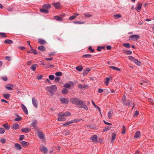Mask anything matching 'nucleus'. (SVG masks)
Masks as SVG:
<instances>
[{
    "instance_id": "f3484780",
    "label": "nucleus",
    "mask_w": 154,
    "mask_h": 154,
    "mask_svg": "<svg viewBox=\"0 0 154 154\" xmlns=\"http://www.w3.org/2000/svg\"><path fill=\"white\" fill-rule=\"evenodd\" d=\"M21 144L24 147H26L29 145V143L28 142L23 141L21 142Z\"/></svg>"
},
{
    "instance_id": "cd10ccee",
    "label": "nucleus",
    "mask_w": 154,
    "mask_h": 154,
    "mask_svg": "<svg viewBox=\"0 0 154 154\" xmlns=\"http://www.w3.org/2000/svg\"><path fill=\"white\" fill-rule=\"evenodd\" d=\"M43 7L47 9H49L51 7V5L49 4H45L43 5Z\"/></svg>"
},
{
    "instance_id": "393cba45",
    "label": "nucleus",
    "mask_w": 154,
    "mask_h": 154,
    "mask_svg": "<svg viewBox=\"0 0 154 154\" xmlns=\"http://www.w3.org/2000/svg\"><path fill=\"white\" fill-rule=\"evenodd\" d=\"M109 68L111 69H113L114 70H116L118 71H120V69L114 66H109Z\"/></svg>"
},
{
    "instance_id": "72a5a7b5",
    "label": "nucleus",
    "mask_w": 154,
    "mask_h": 154,
    "mask_svg": "<svg viewBox=\"0 0 154 154\" xmlns=\"http://www.w3.org/2000/svg\"><path fill=\"white\" fill-rule=\"evenodd\" d=\"M2 126L6 129L9 130L10 128V127L8 125V124H4L2 125Z\"/></svg>"
},
{
    "instance_id": "6e6d98bb",
    "label": "nucleus",
    "mask_w": 154,
    "mask_h": 154,
    "mask_svg": "<svg viewBox=\"0 0 154 154\" xmlns=\"http://www.w3.org/2000/svg\"><path fill=\"white\" fill-rule=\"evenodd\" d=\"M60 79V78L59 77H56L55 79V82H58Z\"/></svg>"
},
{
    "instance_id": "f03ea898",
    "label": "nucleus",
    "mask_w": 154,
    "mask_h": 154,
    "mask_svg": "<svg viewBox=\"0 0 154 154\" xmlns=\"http://www.w3.org/2000/svg\"><path fill=\"white\" fill-rule=\"evenodd\" d=\"M71 115V113L69 112L66 111L64 112H61L58 113V116L64 117L69 116Z\"/></svg>"
},
{
    "instance_id": "79ce46f5",
    "label": "nucleus",
    "mask_w": 154,
    "mask_h": 154,
    "mask_svg": "<svg viewBox=\"0 0 154 154\" xmlns=\"http://www.w3.org/2000/svg\"><path fill=\"white\" fill-rule=\"evenodd\" d=\"M92 55L90 54H86L85 55H84L82 56V57H85L86 58H90L91 57Z\"/></svg>"
},
{
    "instance_id": "dca6fc26",
    "label": "nucleus",
    "mask_w": 154,
    "mask_h": 154,
    "mask_svg": "<svg viewBox=\"0 0 154 154\" xmlns=\"http://www.w3.org/2000/svg\"><path fill=\"white\" fill-rule=\"evenodd\" d=\"M38 42L41 45H44L47 43V42H46V41L41 39H39Z\"/></svg>"
},
{
    "instance_id": "a211bd4d",
    "label": "nucleus",
    "mask_w": 154,
    "mask_h": 154,
    "mask_svg": "<svg viewBox=\"0 0 154 154\" xmlns=\"http://www.w3.org/2000/svg\"><path fill=\"white\" fill-rule=\"evenodd\" d=\"M31 49L30 51V52L34 54H37V52L36 50L34 49L31 46H30Z\"/></svg>"
},
{
    "instance_id": "bf43d9fd",
    "label": "nucleus",
    "mask_w": 154,
    "mask_h": 154,
    "mask_svg": "<svg viewBox=\"0 0 154 154\" xmlns=\"http://www.w3.org/2000/svg\"><path fill=\"white\" fill-rule=\"evenodd\" d=\"M75 18V17L73 16V15L69 17V19L70 20H74Z\"/></svg>"
},
{
    "instance_id": "58836bf2",
    "label": "nucleus",
    "mask_w": 154,
    "mask_h": 154,
    "mask_svg": "<svg viewBox=\"0 0 154 154\" xmlns=\"http://www.w3.org/2000/svg\"><path fill=\"white\" fill-rule=\"evenodd\" d=\"M72 123V122L71 121L65 123L63 124V126H67L69 125L70 124H71Z\"/></svg>"
},
{
    "instance_id": "20e7f679",
    "label": "nucleus",
    "mask_w": 154,
    "mask_h": 154,
    "mask_svg": "<svg viewBox=\"0 0 154 154\" xmlns=\"http://www.w3.org/2000/svg\"><path fill=\"white\" fill-rule=\"evenodd\" d=\"M140 38V36L137 35H131L129 38V40L134 41L137 40Z\"/></svg>"
},
{
    "instance_id": "9b49d317",
    "label": "nucleus",
    "mask_w": 154,
    "mask_h": 154,
    "mask_svg": "<svg viewBox=\"0 0 154 154\" xmlns=\"http://www.w3.org/2000/svg\"><path fill=\"white\" fill-rule=\"evenodd\" d=\"M38 136L41 139H43L44 138V135L42 132H38Z\"/></svg>"
},
{
    "instance_id": "ddd939ff",
    "label": "nucleus",
    "mask_w": 154,
    "mask_h": 154,
    "mask_svg": "<svg viewBox=\"0 0 154 154\" xmlns=\"http://www.w3.org/2000/svg\"><path fill=\"white\" fill-rule=\"evenodd\" d=\"M72 82H69L65 84L63 86L64 87L66 88H69L71 85V83H72Z\"/></svg>"
},
{
    "instance_id": "603ef678",
    "label": "nucleus",
    "mask_w": 154,
    "mask_h": 154,
    "mask_svg": "<svg viewBox=\"0 0 154 154\" xmlns=\"http://www.w3.org/2000/svg\"><path fill=\"white\" fill-rule=\"evenodd\" d=\"M114 17L116 18H121L122 17L121 15L120 14H116V15H114Z\"/></svg>"
},
{
    "instance_id": "69168bd1",
    "label": "nucleus",
    "mask_w": 154,
    "mask_h": 154,
    "mask_svg": "<svg viewBox=\"0 0 154 154\" xmlns=\"http://www.w3.org/2000/svg\"><path fill=\"white\" fill-rule=\"evenodd\" d=\"M0 142L2 143H4L6 142V140L4 139H2L0 140Z\"/></svg>"
},
{
    "instance_id": "052dcab7",
    "label": "nucleus",
    "mask_w": 154,
    "mask_h": 154,
    "mask_svg": "<svg viewBox=\"0 0 154 154\" xmlns=\"http://www.w3.org/2000/svg\"><path fill=\"white\" fill-rule=\"evenodd\" d=\"M128 58L129 60H132V61H134V59H135V58H134V57H132V56H128Z\"/></svg>"
},
{
    "instance_id": "5fc2aeb1",
    "label": "nucleus",
    "mask_w": 154,
    "mask_h": 154,
    "mask_svg": "<svg viewBox=\"0 0 154 154\" xmlns=\"http://www.w3.org/2000/svg\"><path fill=\"white\" fill-rule=\"evenodd\" d=\"M123 130L122 132V133L123 134H124L125 133V126H123Z\"/></svg>"
},
{
    "instance_id": "680f3d73",
    "label": "nucleus",
    "mask_w": 154,
    "mask_h": 154,
    "mask_svg": "<svg viewBox=\"0 0 154 154\" xmlns=\"http://www.w3.org/2000/svg\"><path fill=\"white\" fill-rule=\"evenodd\" d=\"M0 35H2V37H6V35H5V33L3 32H0Z\"/></svg>"
},
{
    "instance_id": "09e8293b",
    "label": "nucleus",
    "mask_w": 154,
    "mask_h": 154,
    "mask_svg": "<svg viewBox=\"0 0 154 154\" xmlns=\"http://www.w3.org/2000/svg\"><path fill=\"white\" fill-rule=\"evenodd\" d=\"M22 118L21 117H19L15 119V121L16 122L20 121L22 120Z\"/></svg>"
},
{
    "instance_id": "4be33fe9",
    "label": "nucleus",
    "mask_w": 154,
    "mask_h": 154,
    "mask_svg": "<svg viewBox=\"0 0 154 154\" xmlns=\"http://www.w3.org/2000/svg\"><path fill=\"white\" fill-rule=\"evenodd\" d=\"M132 103V101H131L130 100H128V101H126L125 103H123V104L125 105H127L129 107L130 106V105Z\"/></svg>"
},
{
    "instance_id": "c03bdc74",
    "label": "nucleus",
    "mask_w": 154,
    "mask_h": 154,
    "mask_svg": "<svg viewBox=\"0 0 154 154\" xmlns=\"http://www.w3.org/2000/svg\"><path fill=\"white\" fill-rule=\"evenodd\" d=\"M55 75L57 76H61L63 74L62 73V72H57L55 74Z\"/></svg>"
},
{
    "instance_id": "a18cd8bd",
    "label": "nucleus",
    "mask_w": 154,
    "mask_h": 154,
    "mask_svg": "<svg viewBox=\"0 0 154 154\" xmlns=\"http://www.w3.org/2000/svg\"><path fill=\"white\" fill-rule=\"evenodd\" d=\"M125 54L127 55L131 54H132V52L130 50H128L125 51Z\"/></svg>"
},
{
    "instance_id": "473e14b6",
    "label": "nucleus",
    "mask_w": 154,
    "mask_h": 154,
    "mask_svg": "<svg viewBox=\"0 0 154 154\" xmlns=\"http://www.w3.org/2000/svg\"><path fill=\"white\" fill-rule=\"evenodd\" d=\"M76 69L79 72L82 70L83 67L82 66H79L76 67Z\"/></svg>"
},
{
    "instance_id": "aec40b11",
    "label": "nucleus",
    "mask_w": 154,
    "mask_h": 154,
    "mask_svg": "<svg viewBox=\"0 0 154 154\" xmlns=\"http://www.w3.org/2000/svg\"><path fill=\"white\" fill-rule=\"evenodd\" d=\"M116 137V134L115 133H113L112 135V138L111 142L113 143L114 142L115 140Z\"/></svg>"
},
{
    "instance_id": "0eeeda50",
    "label": "nucleus",
    "mask_w": 154,
    "mask_h": 154,
    "mask_svg": "<svg viewBox=\"0 0 154 154\" xmlns=\"http://www.w3.org/2000/svg\"><path fill=\"white\" fill-rule=\"evenodd\" d=\"M60 101L63 104H67L69 102V100L68 98H62L60 99Z\"/></svg>"
},
{
    "instance_id": "c85d7f7f",
    "label": "nucleus",
    "mask_w": 154,
    "mask_h": 154,
    "mask_svg": "<svg viewBox=\"0 0 154 154\" xmlns=\"http://www.w3.org/2000/svg\"><path fill=\"white\" fill-rule=\"evenodd\" d=\"M59 117L57 118V120L59 121H65L66 119L63 117L61 116H58Z\"/></svg>"
},
{
    "instance_id": "f704fd0d",
    "label": "nucleus",
    "mask_w": 154,
    "mask_h": 154,
    "mask_svg": "<svg viewBox=\"0 0 154 154\" xmlns=\"http://www.w3.org/2000/svg\"><path fill=\"white\" fill-rule=\"evenodd\" d=\"M4 97L7 99H8L10 95L9 94H4L3 95Z\"/></svg>"
},
{
    "instance_id": "c756f323",
    "label": "nucleus",
    "mask_w": 154,
    "mask_h": 154,
    "mask_svg": "<svg viewBox=\"0 0 154 154\" xmlns=\"http://www.w3.org/2000/svg\"><path fill=\"white\" fill-rule=\"evenodd\" d=\"M133 61L137 65L140 66V62L138 61L137 59H134V60Z\"/></svg>"
},
{
    "instance_id": "3c124183",
    "label": "nucleus",
    "mask_w": 154,
    "mask_h": 154,
    "mask_svg": "<svg viewBox=\"0 0 154 154\" xmlns=\"http://www.w3.org/2000/svg\"><path fill=\"white\" fill-rule=\"evenodd\" d=\"M24 137V135H20V136L19 140L20 141H21L23 139Z\"/></svg>"
},
{
    "instance_id": "2f4dec72",
    "label": "nucleus",
    "mask_w": 154,
    "mask_h": 154,
    "mask_svg": "<svg viewBox=\"0 0 154 154\" xmlns=\"http://www.w3.org/2000/svg\"><path fill=\"white\" fill-rule=\"evenodd\" d=\"M92 103L94 105V106L96 108H97L98 109L99 112L100 113L101 110H100V108L99 106H97L96 105L95 103L94 102V101H92Z\"/></svg>"
},
{
    "instance_id": "7c9ffc66",
    "label": "nucleus",
    "mask_w": 154,
    "mask_h": 154,
    "mask_svg": "<svg viewBox=\"0 0 154 154\" xmlns=\"http://www.w3.org/2000/svg\"><path fill=\"white\" fill-rule=\"evenodd\" d=\"M4 42L5 43L8 44H11L13 43V41L9 39H6L4 41Z\"/></svg>"
},
{
    "instance_id": "4d7b16f0",
    "label": "nucleus",
    "mask_w": 154,
    "mask_h": 154,
    "mask_svg": "<svg viewBox=\"0 0 154 154\" xmlns=\"http://www.w3.org/2000/svg\"><path fill=\"white\" fill-rule=\"evenodd\" d=\"M85 16L86 17H89L91 16V15L89 14H85Z\"/></svg>"
},
{
    "instance_id": "423d86ee",
    "label": "nucleus",
    "mask_w": 154,
    "mask_h": 154,
    "mask_svg": "<svg viewBox=\"0 0 154 154\" xmlns=\"http://www.w3.org/2000/svg\"><path fill=\"white\" fill-rule=\"evenodd\" d=\"M21 106L23 110V111L25 113L26 115H27L28 114V110L26 107V106L23 104H21Z\"/></svg>"
},
{
    "instance_id": "0e129e2a",
    "label": "nucleus",
    "mask_w": 154,
    "mask_h": 154,
    "mask_svg": "<svg viewBox=\"0 0 154 154\" xmlns=\"http://www.w3.org/2000/svg\"><path fill=\"white\" fill-rule=\"evenodd\" d=\"M78 88L81 89H83V86L81 84H79L78 85Z\"/></svg>"
},
{
    "instance_id": "e433bc0d",
    "label": "nucleus",
    "mask_w": 154,
    "mask_h": 154,
    "mask_svg": "<svg viewBox=\"0 0 154 154\" xmlns=\"http://www.w3.org/2000/svg\"><path fill=\"white\" fill-rule=\"evenodd\" d=\"M122 45L125 47L127 48H129L130 47V44L128 43H124L122 44Z\"/></svg>"
},
{
    "instance_id": "6ab92c4d",
    "label": "nucleus",
    "mask_w": 154,
    "mask_h": 154,
    "mask_svg": "<svg viewBox=\"0 0 154 154\" xmlns=\"http://www.w3.org/2000/svg\"><path fill=\"white\" fill-rule=\"evenodd\" d=\"M90 70V69L89 68H87L85 71L84 70L83 72V75L84 76H85Z\"/></svg>"
},
{
    "instance_id": "39448f33",
    "label": "nucleus",
    "mask_w": 154,
    "mask_h": 154,
    "mask_svg": "<svg viewBox=\"0 0 154 154\" xmlns=\"http://www.w3.org/2000/svg\"><path fill=\"white\" fill-rule=\"evenodd\" d=\"M32 103L33 106L36 108L38 106V101L34 97H33L32 99Z\"/></svg>"
},
{
    "instance_id": "ea45409f",
    "label": "nucleus",
    "mask_w": 154,
    "mask_h": 154,
    "mask_svg": "<svg viewBox=\"0 0 154 154\" xmlns=\"http://www.w3.org/2000/svg\"><path fill=\"white\" fill-rule=\"evenodd\" d=\"M40 11L43 13H48V11L45 9H40Z\"/></svg>"
},
{
    "instance_id": "412c9836",
    "label": "nucleus",
    "mask_w": 154,
    "mask_h": 154,
    "mask_svg": "<svg viewBox=\"0 0 154 154\" xmlns=\"http://www.w3.org/2000/svg\"><path fill=\"white\" fill-rule=\"evenodd\" d=\"M140 131H137L134 135V138H138L140 136Z\"/></svg>"
},
{
    "instance_id": "b1692460",
    "label": "nucleus",
    "mask_w": 154,
    "mask_h": 154,
    "mask_svg": "<svg viewBox=\"0 0 154 154\" xmlns=\"http://www.w3.org/2000/svg\"><path fill=\"white\" fill-rule=\"evenodd\" d=\"M30 131V129L28 128H22L21 129V131L25 133H27Z\"/></svg>"
},
{
    "instance_id": "f257e3e1",
    "label": "nucleus",
    "mask_w": 154,
    "mask_h": 154,
    "mask_svg": "<svg viewBox=\"0 0 154 154\" xmlns=\"http://www.w3.org/2000/svg\"><path fill=\"white\" fill-rule=\"evenodd\" d=\"M70 101L72 103L76 105L80 108H82L86 110L88 109L87 106L84 103V102L79 98H72L70 99Z\"/></svg>"
},
{
    "instance_id": "49530a36",
    "label": "nucleus",
    "mask_w": 154,
    "mask_h": 154,
    "mask_svg": "<svg viewBox=\"0 0 154 154\" xmlns=\"http://www.w3.org/2000/svg\"><path fill=\"white\" fill-rule=\"evenodd\" d=\"M5 130L3 128H0V134H2L5 132Z\"/></svg>"
},
{
    "instance_id": "4c0bfd02",
    "label": "nucleus",
    "mask_w": 154,
    "mask_h": 154,
    "mask_svg": "<svg viewBox=\"0 0 154 154\" xmlns=\"http://www.w3.org/2000/svg\"><path fill=\"white\" fill-rule=\"evenodd\" d=\"M113 114V112L112 111H109L108 113V116L109 118H111L112 115Z\"/></svg>"
},
{
    "instance_id": "37998d69",
    "label": "nucleus",
    "mask_w": 154,
    "mask_h": 154,
    "mask_svg": "<svg viewBox=\"0 0 154 154\" xmlns=\"http://www.w3.org/2000/svg\"><path fill=\"white\" fill-rule=\"evenodd\" d=\"M68 91L66 89H63L62 91V93L63 94H67Z\"/></svg>"
},
{
    "instance_id": "4468645a",
    "label": "nucleus",
    "mask_w": 154,
    "mask_h": 154,
    "mask_svg": "<svg viewBox=\"0 0 154 154\" xmlns=\"http://www.w3.org/2000/svg\"><path fill=\"white\" fill-rule=\"evenodd\" d=\"M15 148L17 150H20L21 149V147L20 145L18 143L15 144Z\"/></svg>"
},
{
    "instance_id": "f8f14e48",
    "label": "nucleus",
    "mask_w": 154,
    "mask_h": 154,
    "mask_svg": "<svg viewBox=\"0 0 154 154\" xmlns=\"http://www.w3.org/2000/svg\"><path fill=\"white\" fill-rule=\"evenodd\" d=\"M97 139V136L96 135H94L91 136L89 138L90 140L94 141Z\"/></svg>"
},
{
    "instance_id": "864d4df0",
    "label": "nucleus",
    "mask_w": 154,
    "mask_h": 154,
    "mask_svg": "<svg viewBox=\"0 0 154 154\" xmlns=\"http://www.w3.org/2000/svg\"><path fill=\"white\" fill-rule=\"evenodd\" d=\"M74 23L75 24H83L84 23V22H81L79 21H74Z\"/></svg>"
},
{
    "instance_id": "13d9d810",
    "label": "nucleus",
    "mask_w": 154,
    "mask_h": 154,
    "mask_svg": "<svg viewBox=\"0 0 154 154\" xmlns=\"http://www.w3.org/2000/svg\"><path fill=\"white\" fill-rule=\"evenodd\" d=\"M125 98H126L125 96V95L123 96V97L122 100V102L123 103H125V102L126 101L125 100Z\"/></svg>"
},
{
    "instance_id": "774afa93",
    "label": "nucleus",
    "mask_w": 154,
    "mask_h": 154,
    "mask_svg": "<svg viewBox=\"0 0 154 154\" xmlns=\"http://www.w3.org/2000/svg\"><path fill=\"white\" fill-rule=\"evenodd\" d=\"M89 50L93 52L94 51V49H92L91 46H89L88 47Z\"/></svg>"
},
{
    "instance_id": "de8ad7c7",
    "label": "nucleus",
    "mask_w": 154,
    "mask_h": 154,
    "mask_svg": "<svg viewBox=\"0 0 154 154\" xmlns=\"http://www.w3.org/2000/svg\"><path fill=\"white\" fill-rule=\"evenodd\" d=\"M49 78L51 80H53L54 79V76L53 75H50L49 76Z\"/></svg>"
},
{
    "instance_id": "1a4fd4ad",
    "label": "nucleus",
    "mask_w": 154,
    "mask_h": 154,
    "mask_svg": "<svg viewBox=\"0 0 154 154\" xmlns=\"http://www.w3.org/2000/svg\"><path fill=\"white\" fill-rule=\"evenodd\" d=\"M37 121L36 120H34L31 124L30 126L33 127L34 128H35L37 126Z\"/></svg>"
},
{
    "instance_id": "9d476101",
    "label": "nucleus",
    "mask_w": 154,
    "mask_h": 154,
    "mask_svg": "<svg viewBox=\"0 0 154 154\" xmlns=\"http://www.w3.org/2000/svg\"><path fill=\"white\" fill-rule=\"evenodd\" d=\"M52 4L56 9H59L60 7V4L58 2L56 3H53Z\"/></svg>"
},
{
    "instance_id": "c9c22d12",
    "label": "nucleus",
    "mask_w": 154,
    "mask_h": 154,
    "mask_svg": "<svg viewBox=\"0 0 154 154\" xmlns=\"http://www.w3.org/2000/svg\"><path fill=\"white\" fill-rule=\"evenodd\" d=\"M106 81L105 82V84L106 85H107L109 83V82L110 81V79L108 77H107L106 78Z\"/></svg>"
},
{
    "instance_id": "a878e982",
    "label": "nucleus",
    "mask_w": 154,
    "mask_h": 154,
    "mask_svg": "<svg viewBox=\"0 0 154 154\" xmlns=\"http://www.w3.org/2000/svg\"><path fill=\"white\" fill-rule=\"evenodd\" d=\"M38 49L41 51H43L45 50V48L43 46H40L38 48Z\"/></svg>"
},
{
    "instance_id": "a19ab883",
    "label": "nucleus",
    "mask_w": 154,
    "mask_h": 154,
    "mask_svg": "<svg viewBox=\"0 0 154 154\" xmlns=\"http://www.w3.org/2000/svg\"><path fill=\"white\" fill-rule=\"evenodd\" d=\"M141 5H142L141 4H140V5L138 4V6H137L135 8L136 10L137 11H138L139 10H140L141 8Z\"/></svg>"
},
{
    "instance_id": "5701e85b",
    "label": "nucleus",
    "mask_w": 154,
    "mask_h": 154,
    "mask_svg": "<svg viewBox=\"0 0 154 154\" xmlns=\"http://www.w3.org/2000/svg\"><path fill=\"white\" fill-rule=\"evenodd\" d=\"M19 125L18 124H17V123H15L12 126V128L13 129H17L19 128Z\"/></svg>"
},
{
    "instance_id": "bb28decb",
    "label": "nucleus",
    "mask_w": 154,
    "mask_h": 154,
    "mask_svg": "<svg viewBox=\"0 0 154 154\" xmlns=\"http://www.w3.org/2000/svg\"><path fill=\"white\" fill-rule=\"evenodd\" d=\"M37 66V64H35L33 65H32L31 67L30 68L32 69V70L34 71H35L36 66Z\"/></svg>"
},
{
    "instance_id": "338daca9",
    "label": "nucleus",
    "mask_w": 154,
    "mask_h": 154,
    "mask_svg": "<svg viewBox=\"0 0 154 154\" xmlns=\"http://www.w3.org/2000/svg\"><path fill=\"white\" fill-rule=\"evenodd\" d=\"M5 59L9 61L11 60V57L8 56H6L5 57Z\"/></svg>"
},
{
    "instance_id": "e2e57ef3",
    "label": "nucleus",
    "mask_w": 154,
    "mask_h": 154,
    "mask_svg": "<svg viewBox=\"0 0 154 154\" xmlns=\"http://www.w3.org/2000/svg\"><path fill=\"white\" fill-rule=\"evenodd\" d=\"M139 113V112L137 110H136L135 111V113L134 114V116H137L138 115Z\"/></svg>"
},
{
    "instance_id": "6e6552de",
    "label": "nucleus",
    "mask_w": 154,
    "mask_h": 154,
    "mask_svg": "<svg viewBox=\"0 0 154 154\" xmlns=\"http://www.w3.org/2000/svg\"><path fill=\"white\" fill-rule=\"evenodd\" d=\"M40 150L42 152L44 153H46L48 152L47 148L44 146H42L40 148Z\"/></svg>"
},
{
    "instance_id": "8fccbe9b",
    "label": "nucleus",
    "mask_w": 154,
    "mask_h": 154,
    "mask_svg": "<svg viewBox=\"0 0 154 154\" xmlns=\"http://www.w3.org/2000/svg\"><path fill=\"white\" fill-rule=\"evenodd\" d=\"M111 128L110 127H106L105 128L103 129V132H104L108 130H109Z\"/></svg>"
},
{
    "instance_id": "2eb2a0df",
    "label": "nucleus",
    "mask_w": 154,
    "mask_h": 154,
    "mask_svg": "<svg viewBox=\"0 0 154 154\" xmlns=\"http://www.w3.org/2000/svg\"><path fill=\"white\" fill-rule=\"evenodd\" d=\"M54 19L58 21H62L63 19L62 18L58 16H55L54 17Z\"/></svg>"
},
{
    "instance_id": "7ed1b4c3",
    "label": "nucleus",
    "mask_w": 154,
    "mask_h": 154,
    "mask_svg": "<svg viewBox=\"0 0 154 154\" xmlns=\"http://www.w3.org/2000/svg\"><path fill=\"white\" fill-rule=\"evenodd\" d=\"M50 89L48 91L50 94H52L55 92L57 90V87L56 85H52L49 86Z\"/></svg>"
}]
</instances>
